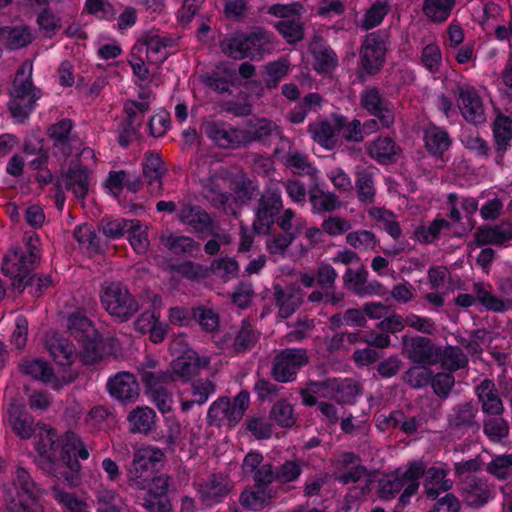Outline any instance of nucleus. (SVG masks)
Segmentation results:
<instances>
[{"instance_id":"1","label":"nucleus","mask_w":512,"mask_h":512,"mask_svg":"<svg viewBox=\"0 0 512 512\" xmlns=\"http://www.w3.org/2000/svg\"><path fill=\"white\" fill-rule=\"evenodd\" d=\"M36 460L41 468L74 486L81 468L77 458H89V450L84 442L73 432H66L59 439L55 432L47 427H40L35 436Z\"/></svg>"},{"instance_id":"52","label":"nucleus","mask_w":512,"mask_h":512,"mask_svg":"<svg viewBox=\"0 0 512 512\" xmlns=\"http://www.w3.org/2000/svg\"><path fill=\"white\" fill-rule=\"evenodd\" d=\"M322 103V97L318 94H309L304 97L303 105L296 106L288 115V119L293 124L304 122L307 111L319 107Z\"/></svg>"},{"instance_id":"3","label":"nucleus","mask_w":512,"mask_h":512,"mask_svg":"<svg viewBox=\"0 0 512 512\" xmlns=\"http://www.w3.org/2000/svg\"><path fill=\"white\" fill-rule=\"evenodd\" d=\"M424 471L425 467L422 462L413 461L405 470L398 469L394 474L382 477L379 481L380 497L392 498L402 489L400 502L406 505L419 489V478L422 477Z\"/></svg>"},{"instance_id":"10","label":"nucleus","mask_w":512,"mask_h":512,"mask_svg":"<svg viewBox=\"0 0 512 512\" xmlns=\"http://www.w3.org/2000/svg\"><path fill=\"white\" fill-rule=\"evenodd\" d=\"M157 362L147 359L140 369L141 378L146 383L147 393L153 403L162 413L172 410L173 399L171 394L165 391L163 384L169 381L167 374L156 371Z\"/></svg>"},{"instance_id":"37","label":"nucleus","mask_w":512,"mask_h":512,"mask_svg":"<svg viewBox=\"0 0 512 512\" xmlns=\"http://www.w3.org/2000/svg\"><path fill=\"white\" fill-rule=\"evenodd\" d=\"M180 222L190 225L196 231H203L209 224V216L199 206L183 204L179 213Z\"/></svg>"},{"instance_id":"7","label":"nucleus","mask_w":512,"mask_h":512,"mask_svg":"<svg viewBox=\"0 0 512 512\" xmlns=\"http://www.w3.org/2000/svg\"><path fill=\"white\" fill-rule=\"evenodd\" d=\"M100 296L103 308L115 321H128L139 310L136 299L120 283H104Z\"/></svg>"},{"instance_id":"50","label":"nucleus","mask_w":512,"mask_h":512,"mask_svg":"<svg viewBox=\"0 0 512 512\" xmlns=\"http://www.w3.org/2000/svg\"><path fill=\"white\" fill-rule=\"evenodd\" d=\"M143 47H134L133 53L130 58V64L132 66L134 74L141 80V81H149L150 83H153L154 85L161 84L160 80L156 78L155 72L150 73L149 69L147 68L143 58L141 56H137V54L142 53Z\"/></svg>"},{"instance_id":"34","label":"nucleus","mask_w":512,"mask_h":512,"mask_svg":"<svg viewBox=\"0 0 512 512\" xmlns=\"http://www.w3.org/2000/svg\"><path fill=\"white\" fill-rule=\"evenodd\" d=\"M106 188L114 196H119L124 187H127L131 192H137L141 186V181L138 177H129L125 171L111 172L105 182Z\"/></svg>"},{"instance_id":"12","label":"nucleus","mask_w":512,"mask_h":512,"mask_svg":"<svg viewBox=\"0 0 512 512\" xmlns=\"http://www.w3.org/2000/svg\"><path fill=\"white\" fill-rule=\"evenodd\" d=\"M267 43L268 38L262 34H235L222 40L221 49L226 56L234 59L255 58L263 53Z\"/></svg>"},{"instance_id":"47","label":"nucleus","mask_w":512,"mask_h":512,"mask_svg":"<svg viewBox=\"0 0 512 512\" xmlns=\"http://www.w3.org/2000/svg\"><path fill=\"white\" fill-rule=\"evenodd\" d=\"M277 298L279 303V314L282 318H287L302 302L303 294L299 290L287 289L278 290Z\"/></svg>"},{"instance_id":"13","label":"nucleus","mask_w":512,"mask_h":512,"mask_svg":"<svg viewBox=\"0 0 512 512\" xmlns=\"http://www.w3.org/2000/svg\"><path fill=\"white\" fill-rule=\"evenodd\" d=\"M181 341H172V353H180L177 358L172 360L171 369L172 374L168 376L169 380H188L191 375L199 371V369L207 367L209 358L206 356L200 357L197 352L192 349H181Z\"/></svg>"},{"instance_id":"61","label":"nucleus","mask_w":512,"mask_h":512,"mask_svg":"<svg viewBox=\"0 0 512 512\" xmlns=\"http://www.w3.org/2000/svg\"><path fill=\"white\" fill-rule=\"evenodd\" d=\"M422 64L430 71L435 73L442 65V53L437 44H427L421 54Z\"/></svg>"},{"instance_id":"8","label":"nucleus","mask_w":512,"mask_h":512,"mask_svg":"<svg viewBox=\"0 0 512 512\" xmlns=\"http://www.w3.org/2000/svg\"><path fill=\"white\" fill-rule=\"evenodd\" d=\"M89 161H94V152L91 148H84L80 153L79 163L69 167L57 180L58 189H69L77 198H84L90 186Z\"/></svg>"},{"instance_id":"42","label":"nucleus","mask_w":512,"mask_h":512,"mask_svg":"<svg viewBox=\"0 0 512 512\" xmlns=\"http://www.w3.org/2000/svg\"><path fill=\"white\" fill-rule=\"evenodd\" d=\"M446 472L443 468L431 467L426 472V494L428 497H437L440 490H448L451 485L445 479Z\"/></svg>"},{"instance_id":"4","label":"nucleus","mask_w":512,"mask_h":512,"mask_svg":"<svg viewBox=\"0 0 512 512\" xmlns=\"http://www.w3.org/2000/svg\"><path fill=\"white\" fill-rule=\"evenodd\" d=\"M16 480L19 487L5 489L6 512H44L39 500L41 490L35 486L28 471L18 468Z\"/></svg>"},{"instance_id":"6","label":"nucleus","mask_w":512,"mask_h":512,"mask_svg":"<svg viewBox=\"0 0 512 512\" xmlns=\"http://www.w3.org/2000/svg\"><path fill=\"white\" fill-rule=\"evenodd\" d=\"M31 71V64H23L13 81L9 109L18 122L27 117L41 97L39 90L31 84Z\"/></svg>"},{"instance_id":"46","label":"nucleus","mask_w":512,"mask_h":512,"mask_svg":"<svg viewBox=\"0 0 512 512\" xmlns=\"http://www.w3.org/2000/svg\"><path fill=\"white\" fill-rule=\"evenodd\" d=\"M310 202L314 213L331 212L340 206L337 196L331 192L313 190L310 193Z\"/></svg>"},{"instance_id":"40","label":"nucleus","mask_w":512,"mask_h":512,"mask_svg":"<svg viewBox=\"0 0 512 512\" xmlns=\"http://www.w3.org/2000/svg\"><path fill=\"white\" fill-rule=\"evenodd\" d=\"M147 231V225L142 224L138 220H130L127 231L128 241L136 253L147 252L149 246Z\"/></svg>"},{"instance_id":"64","label":"nucleus","mask_w":512,"mask_h":512,"mask_svg":"<svg viewBox=\"0 0 512 512\" xmlns=\"http://www.w3.org/2000/svg\"><path fill=\"white\" fill-rule=\"evenodd\" d=\"M489 472L499 479H506L512 474V455L495 457L488 465Z\"/></svg>"},{"instance_id":"24","label":"nucleus","mask_w":512,"mask_h":512,"mask_svg":"<svg viewBox=\"0 0 512 512\" xmlns=\"http://www.w3.org/2000/svg\"><path fill=\"white\" fill-rule=\"evenodd\" d=\"M404 349L412 361L427 364L438 360V351L432 343L425 338H412L404 340Z\"/></svg>"},{"instance_id":"39","label":"nucleus","mask_w":512,"mask_h":512,"mask_svg":"<svg viewBox=\"0 0 512 512\" xmlns=\"http://www.w3.org/2000/svg\"><path fill=\"white\" fill-rule=\"evenodd\" d=\"M340 465L343 469L347 470L340 472L338 475V480L343 483L360 481L363 477H367V470L359 465L358 459L353 454L343 455L340 460Z\"/></svg>"},{"instance_id":"17","label":"nucleus","mask_w":512,"mask_h":512,"mask_svg":"<svg viewBox=\"0 0 512 512\" xmlns=\"http://www.w3.org/2000/svg\"><path fill=\"white\" fill-rule=\"evenodd\" d=\"M458 106L462 116L470 123L481 124L486 120L485 109L481 96L471 85L459 88Z\"/></svg>"},{"instance_id":"63","label":"nucleus","mask_w":512,"mask_h":512,"mask_svg":"<svg viewBox=\"0 0 512 512\" xmlns=\"http://www.w3.org/2000/svg\"><path fill=\"white\" fill-rule=\"evenodd\" d=\"M285 164L295 174H315L317 171L306 159L305 155L293 152L287 155Z\"/></svg>"},{"instance_id":"23","label":"nucleus","mask_w":512,"mask_h":512,"mask_svg":"<svg viewBox=\"0 0 512 512\" xmlns=\"http://www.w3.org/2000/svg\"><path fill=\"white\" fill-rule=\"evenodd\" d=\"M108 389L112 397L120 400H134L139 393L136 378L129 372H119L110 378Z\"/></svg>"},{"instance_id":"9","label":"nucleus","mask_w":512,"mask_h":512,"mask_svg":"<svg viewBox=\"0 0 512 512\" xmlns=\"http://www.w3.org/2000/svg\"><path fill=\"white\" fill-rule=\"evenodd\" d=\"M250 403L249 393L241 391L231 400L221 398L213 402L207 412V418L216 425L235 426L241 420Z\"/></svg>"},{"instance_id":"44","label":"nucleus","mask_w":512,"mask_h":512,"mask_svg":"<svg viewBox=\"0 0 512 512\" xmlns=\"http://www.w3.org/2000/svg\"><path fill=\"white\" fill-rule=\"evenodd\" d=\"M454 6L455 0H426L423 10L426 17L441 23L449 17Z\"/></svg>"},{"instance_id":"20","label":"nucleus","mask_w":512,"mask_h":512,"mask_svg":"<svg viewBox=\"0 0 512 512\" xmlns=\"http://www.w3.org/2000/svg\"><path fill=\"white\" fill-rule=\"evenodd\" d=\"M168 483V477L158 476L152 479L149 478V480L146 481V487H140L148 491V497L145 502L147 509L158 512H169L171 510V504L165 497Z\"/></svg>"},{"instance_id":"53","label":"nucleus","mask_w":512,"mask_h":512,"mask_svg":"<svg viewBox=\"0 0 512 512\" xmlns=\"http://www.w3.org/2000/svg\"><path fill=\"white\" fill-rule=\"evenodd\" d=\"M493 132L498 148L506 149L507 142L512 138V118L504 115L498 116L494 123Z\"/></svg>"},{"instance_id":"45","label":"nucleus","mask_w":512,"mask_h":512,"mask_svg":"<svg viewBox=\"0 0 512 512\" xmlns=\"http://www.w3.org/2000/svg\"><path fill=\"white\" fill-rule=\"evenodd\" d=\"M390 9V0H376L361 20L364 29H371L381 24Z\"/></svg>"},{"instance_id":"11","label":"nucleus","mask_w":512,"mask_h":512,"mask_svg":"<svg viewBox=\"0 0 512 512\" xmlns=\"http://www.w3.org/2000/svg\"><path fill=\"white\" fill-rule=\"evenodd\" d=\"M201 128L213 143L222 148H237L251 143V136L247 131L220 121V119H206Z\"/></svg>"},{"instance_id":"62","label":"nucleus","mask_w":512,"mask_h":512,"mask_svg":"<svg viewBox=\"0 0 512 512\" xmlns=\"http://www.w3.org/2000/svg\"><path fill=\"white\" fill-rule=\"evenodd\" d=\"M367 281V270L359 268L356 270L348 269L345 274V283L347 288L356 294L365 293V283Z\"/></svg>"},{"instance_id":"22","label":"nucleus","mask_w":512,"mask_h":512,"mask_svg":"<svg viewBox=\"0 0 512 512\" xmlns=\"http://www.w3.org/2000/svg\"><path fill=\"white\" fill-rule=\"evenodd\" d=\"M21 370L23 373L30 375L31 378L39 379L48 383L53 388L62 387V385L67 384L74 379L71 373L67 378L59 379L54 375L47 362L40 359L24 361L21 365Z\"/></svg>"},{"instance_id":"31","label":"nucleus","mask_w":512,"mask_h":512,"mask_svg":"<svg viewBox=\"0 0 512 512\" xmlns=\"http://www.w3.org/2000/svg\"><path fill=\"white\" fill-rule=\"evenodd\" d=\"M478 398L482 403L483 411L491 414H500L503 411V404L494 388V383L485 380L476 388Z\"/></svg>"},{"instance_id":"48","label":"nucleus","mask_w":512,"mask_h":512,"mask_svg":"<svg viewBox=\"0 0 512 512\" xmlns=\"http://www.w3.org/2000/svg\"><path fill=\"white\" fill-rule=\"evenodd\" d=\"M474 292L478 299L484 304L489 310L493 311H504L511 306L510 301H503L496 298L495 295L491 294L488 285L476 283L474 285Z\"/></svg>"},{"instance_id":"51","label":"nucleus","mask_w":512,"mask_h":512,"mask_svg":"<svg viewBox=\"0 0 512 512\" xmlns=\"http://www.w3.org/2000/svg\"><path fill=\"white\" fill-rule=\"evenodd\" d=\"M276 28L288 43L293 44L303 37V27L299 21V16L280 20Z\"/></svg>"},{"instance_id":"15","label":"nucleus","mask_w":512,"mask_h":512,"mask_svg":"<svg viewBox=\"0 0 512 512\" xmlns=\"http://www.w3.org/2000/svg\"><path fill=\"white\" fill-rule=\"evenodd\" d=\"M308 362V356L303 349H286L277 354L273 376L279 382L295 379L297 371Z\"/></svg>"},{"instance_id":"29","label":"nucleus","mask_w":512,"mask_h":512,"mask_svg":"<svg viewBox=\"0 0 512 512\" xmlns=\"http://www.w3.org/2000/svg\"><path fill=\"white\" fill-rule=\"evenodd\" d=\"M400 152V148L388 137L378 138L369 147V154L382 164L395 162Z\"/></svg>"},{"instance_id":"59","label":"nucleus","mask_w":512,"mask_h":512,"mask_svg":"<svg viewBox=\"0 0 512 512\" xmlns=\"http://www.w3.org/2000/svg\"><path fill=\"white\" fill-rule=\"evenodd\" d=\"M440 361L445 369L455 371L457 369L463 368L467 362V359L462 350L459 348L448 347L444 349V352L441 354Z\"/></svg>"},{"instance_id":"21","label":"nucleus","mask_w":512,"mask_h":512,"mask_svg":"<svg viewBox=\"0 0 512 512\" xmlns=\"http://www.w3.org/2000/svg\"><path fill=\"white\" fill-rule=\"evenodd\" d=\"M361 103L370 114L379 118L382 127L392 126L394 122L393 109L383 102L376 89H366L361 96Z\"/></svg>"},{"instance_id":"56","label":"nucleus","mask_w":512,"mask_h":512,"mask_svg":"<svg viewBox=\"0 0 512 512\" xmlns=\"http://www.w3.org/2000/svg\"><path fill=\"white\" fill-rule=\"evenodd\" d=\"M369 214L374 218V220L382 224L394 239L401 235L400 226L395 221L393 213L383 210V208L380 207H374L369 211Z\"/></svg>"},{"instance_id":"60","label":"nucleus","mask_w":512,"mask_h":512,"mask_svg":"<svg viewBox=\"0 0 512 512\" xmlns=\"http://www.w3.org/2000/svg\"><path fill=\"white\" fill-rule=\"evenodd\" d=\"M74 237L77 242L87 251H98L99 244L93 231L92 225L84 224L76 227Z\"/></svg>"},{"instance_id":"58","label":"nucleus","mask_w":512,"mask_h":512,"mask_svg":"<svg viewBox=\"0 0 512 512\" xmlns=\"http://www.w3.org/2000/svg\"><path fill=\"white\" fill-rule=\"evenodd\" d=\"M347 243L357 250H372L376 246V239L372 232L366 230L349 232L346 235Z\"/></svg>"},{"instance_id":"38","label":"nucleus","mask_w":512,"mask_h":512,"mask_svg":"<svg viewBox=\"0 0 512 512\" xmlns=\"http://www.w3.org/2000/svg\"><path fill=\"white\" fill-rule=\"evenodd\" d=\"M9 422L12 429L17 435L23 439L30 438L32 433V419L28 415H24L22 408L12 404L8 409Z\"/></svg>"},{"instance_id":"14","label":"nucleus","mask_w":512,"mask_h":512,"mask_svg":"<svg viewBox=\"0 0 512 512\" xmlns=\"http://www.w3.org/2000/svg\"><path fill=\"white\" fill-rule=\"evenodd\" d=\"M163 458V451L154 446H144L135 450L129 477L137 487H146L157 462Z\"/></svg>"},{"instance_id":"35","label":"nucleus","mask_w":512,"mask_h":512,"mask_svg":"<svg viewBox=\"0 0 512 512\" xmlns=\"http://www.w3.org/2000/svg\"><path fill=\"white\" fill-rule=\"evenodd\" d=\"M141 47L146 50V59L149 64L163 63L168 56L167 40L158 35L151 34L146 36Z\"/></svg>"},{"instance_id":"32","label":"nucleus","mask_w":512,"mask_h":512,"mask_svg":"<svg viewBox=\"0 0 512 512\" xmlns=\"http://www.w3.org/2000/svg\"><path fill=\"white\" fill-rule=\"evenodd\" d=\"M156 415L149 407H138L128 416L130 430L147 435L155 427Z\"/></svg>"},{"instance_id":"19","label":"nucleus","mask_w":512,"mask_h":512,"mask_svg":"<svg viewBox=\"0 0 512 512\" xmlns=\"http://www.w3.org/2000/svg\"><path fill=\"white\" fill-rule=\"evenodd\" d=\"M385 44L375 34L368 35L361 50V69L367 74H374L383 65Z\"/></svg>"},{"instance_id":"26","label":"nucleus","mask_w":512,"mask_h":512,"mask_svg":"<svg viewBox=\"0 0 512 512\" xmlns=\"http://www.w3.org/2000/svg\"><path fill=\"white\" fill-rule=\"evenodd\" d=\"M464 499L471 507H479L488 502L493 496L492 489L486 481L468 476L463 482Z\"/></svg>"},{"instance_id":"25","label":"nucleus","mask_w":512,"mask_h":512,"mask_svg":"<svg viewBox=\"0 0 512 512\" xmlns=\"http://www.w3.org/2000/svg\"><path fill=\"white\" fill-rule=\"evenodd\" d=\"M46 347L54 360L60 365L72 363L76 357L75 347L58 332L47 335Z\"/></svg>"},{"instance_id":"54","label":"nucleus","mask_w":512,"mask_h":512,"mask_svg":"<svg viewBox=\"0 0 512 512\" xmlns=\"http://www.w3.org/2000/svg\"><path fill=\"white\" fill-rule=\"evenodd\" d=\"M162 241L174 253H191L198 250V245L189 236L172 234L165 236Z\"/></svg>"},{"instance_id":"30","label":"nucleus","mask_w":512,"mask_h":512,"mask_svg":"<svg viewBox=\"0 0 512 512\" xmlns=\"http://www.w3.org/2000/svg\"><path fill=\"white\" fill-rule=\"evenodd\" d=\"M72 123L69 119H63L49 128V136L55 148L63 154L72 153V143L75 142L70 136Z\"/></svg>"},{"instance_id":"36","label":"nucleus","mask_w":512,"mask_h":512,"mask_svg":"<svg viewBox=\"0 0 512 512\" xmlns=\"http://www.w3.org/2000/svg\"><path fill=\"white\" fill-rule=\"evenodd\" d=\"M148 108L147 102L135 103L131 102L126 104L125 110L128 114L129 121V129L121 134L119 137V142L121 145H127L129 142L130 136L134 135L137 131V128L141 125L143 115Z\"/></svg>"},{"instance_id":"27","label":"nucleus","mask_w":512,"mask_h":512,"mask_svg":"<svg viewBox=\"0 0 512 512\" xmlns=\"http://www.w3.org/2000/svg\"><path fill=\"white\" fill-rule=\"evenodd\" d=\"M229 490L230 484L227 478L223 475H218L207 480L205 484L200 486L198 491L203 503L206 506H211L225 497Z\"/></svg>"},{"instance_id":"57","label":"nucleus","mask_w":512,"mask_h":512,"mask_svg":"<svg viewBox=\"0 0 512 512\" xmlns=\"http://www.w3.org/2000/svg\"><path fill=\"white\" fill-rule=\"evenodd\" d=\"M52 492L53 497L62 504L67 512H84L87 508L84 500L69 494L67 491L54 487Z\"/></svg>"},{"instance_id":"49","label":"nucleus","mask_w":512,"mask_h":512,"mask_svg":"<svg viewBox=\"0 0 512 512\" xmlns=\"http://www.w3.org/2000/svg\"><path fill=\"white\" fill-rule=\"evenodd\" d=\"M272 495L266 488L257 486L255 490H245L241 496V502L244 507L250 509H261L266 506Z\"/></svg>"},{"instance_id":"43","label":"nucleus","mask_w":512,"mask_h":512,"mask_svg":"<svg viewBox=\"0 0 512 512\" xmlns=\"http://www.w3.org/2000/svg\"><path fill=\"white\" fill-rule=\"evenodd\" d=\"M424 140L427 149L432 154H442L450 145L447 133L436 126L426 128Z\"/></svg>"},{"instance_id":"28","label":"nucleus","mask_w":512,"mask_h":512,"mask_svg":"<svg viewBox=\"0 0 512 512\" xmlns=\"http://www.w3.org/2000/svg\"><path fill=\"white\" fill-rule=\"evenodd\" d=\"M143 172L148 181L152 194H159L162 189L161 178L164 168L161 157L156 153L146 155V161L143 164Z\"/></svg>"},{"instance_id":"33","label":"nucleus","mask_w":512,"mask_h":512,"mask_svg":"<svg viewBox=\"0 0 512 512\" xmlns=\"http://www.w3.org/2000/svg\"><path fill=\"white\" fill-rule=\"evenodd\" d=\"M512 227L509 224L485 226L477 231L475 238L478 244H501L511 239Z\"/></svg>"},{"instance_id":"16","label":"nucleus","mask_w":512,"mask_h":512,"mask_svg":"<svg viewBox=\"0 0 512 512\" xmlns=\"http://www.w3.org/2000/svg\"><path fill=\"white\" fill-rule=\"evenodd\" d=\"M282 206L281 195L278 188H269L260 200L256 218L253 223L258 233H267L274 223V216Z\"/></svg>"},{"instance_id":"55","label":"nucleus","mask_w":512,"mask_h":512,"mask_svg":"<svg viewBox=\"0 0 512 512\" xmlns=\"http://www.w3.org/2000/svg\"><path fill=\"white\" fill-rule=\"evenodd\" d=\"M123 506L122 499L113 490L102 489L97 495L98 512H118Z\"/></svg>"},{"instance_id":"41","label":"nucleus","mask_w":512,"mask_h":512,"mask_svg":"<svg viewBox=\"0 0 512 512\" xmlns=\"http://www.w3.org/2000/svg\"><path fill=\"white\" fill-rule=\"evenodd\" d=\"M0 38L5 40L10 48H20L30 44L32 40L31 29L26 26L1 28Z\"/></svg>"},{"instance_id":"5","label":"nucleus","mask_w":512,"mask_h":512,"mask_svg":"<svg viewBox=\"0 0 512 512\" xmlns=\"http://www.w3.org/2000/svg\"><path fill=\"white\" fill-rule=\"evenodd\" d=\"M39 239L37 236H30L27 242L28 251L24 252L20 249H13L4 256L2 271L13 281L16 289L23 287L31 280L30 272L38 260L37 244Z\"/></svg>"},{"instance_id":"2","label":"nucleus","mask_w":512,"mask_h":512,"mask_svg":"<svg viewBox=\"0 0 512 512\" xmlns=\"http://www.w3.org/2000/svg\"><path fill=\"white\" fill-rule=\"evenodd\" d=\"M68 329L82 343L85 363L101 360L113 352V340L99 339L98 332L83 312L77 311L69 316Z\"/></svg>"},{"instance_id":"18","label":"nucleus","mask_w":512,"mask_h":512,"mask_svg":"<svg viewBox=\"0 0 512 512\" xmlns=\"http://www.w3.org/2000/svg\"><path fill=\"white\" fill-rule=\"evenodd\" d=\"M342 127L343 117L333 115L329 119L313 123L309 131L314 142L331 149L339 142Z\"/></svg>"}]
</instances>
